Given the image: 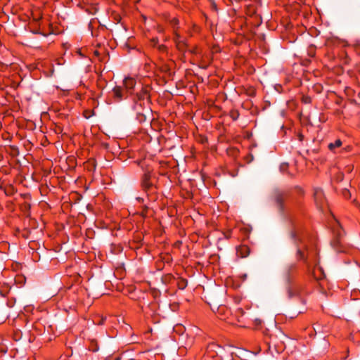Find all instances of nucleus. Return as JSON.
Returning a JSON list of instances; mask_svg holds the SVG:
<instances>
[{
    "label": "nucleus",
    "mask_w": 360,
    "mask_h": 360,
    "mask_svg": "<svg viewBox=\"0 0 360 360\" xmlns=\"http://www.w3.org/2000/svg\"><path fill=\"white\" fill-rule=\"evenodd\" d=\"M290 238L297 247L296 257L298 260L303 261L306 264H310V256L309 252L305 255L302 248L307 249L305 244H304L303 238L300 230L294 228L290 233Z\"/></svg>",
    "instance_id": "f257e3e1"
},
{
    "label": "nucleus",
    "mask_w": 360,
    "mask_h": 360,
    "mask_svg": "<svg viewBox=\"0 0 360 360\" xmlns=\"http://www.w3.org/2000/svg\"><path fill=\"white\" fill-rule=\"evenodd\" d=\"M297 270V265L291 264L288 266L283 272V276L288 283V297H292L300 294V287L293 282L294 274Z\"/></svg>",
    "instance_id": "f03ea898"
},
{
    "label": "nucleus",
    "mask_w": 360,
    "mask_h": 360,
    "mask_svg": "<svg viewBox=\"0 0 360 360\" xmlns=\"http://www.w3.org/2000/svg\"><path fill=\"white\" fill-rule=\"evenodd\" d=\"M148 98V91L144 89H141V90L139 92H137L133 97V109L134 110H138V107L142 108V106L145 103V100Z\"/></svg>",
    "instance_id": "7ed1b4c3"
},
{
    "label": "nucleus",
    "mask_w": 360,
    "mask_h": 360,
    "mask_svg": "<svg viewBox=\"0 0 360 360\" xmlns=\"http://www.w3.org/2000/svg\"><path fill=\"white\" fill-rule=\"evenodd\" d=\"M174 41L176 46L179 51L184 52L186 51V44L185 39L177 32L176 30L174 31Z\"/></svg>",
    "instance_id": "20e7f679"
},
{
    "label": "nucleus",
    "mask_w": 360,
    "mask_h": 360,
    "mask_svg": "<svg viewBox=\"0 0 360 360\" xmlns=\"http://www.w3.org/2000/svg\"><path fill=\"white\" fill-rule=\"evenodd\" d=\"M136 82L132 77H126L124 80V86L126 94L132 95L134 94V89L136 86Z\"/></svg>",
    "instance_id": "39448f33"
},
{
    "label": "nucleus",
    "mask_w": 360,
    "mask_h": 360,
    "mask_svg": "<svg viewBox=\"0 0 360 360\" xmlns=\"http://www.w3.org/2000/svg\"><path fill=\"white\" fill-rule=\"evenodd\" d=\"M112 93L114 102L118 103L120 102L124 98V94L126 91L121 86H116L112 89Z\"/></svg>",
    "instance_id": "423d86ee"
},
{
    "label": "nucleus",
    "mask_w": 360,
    "mask_h": 360,
    "mask_svg": "<svg viewBox=\"0 0 360 360\" xmlns=\"http://www.w3.org/2000/svg\"><path fill=\"white\" fill-rule=\"evenodd\" d=\"M314 197L316 206L319 208L322 207L324 203V195L322 189L319 188H315Z\"/></svg>",
    "instance_id": "0eeeda50"
},
{
    "label": "nucleus",
    "mask_w": 360,
    "mask_h": 360,
    "mask_svg": "<svg viewBox=\"0 0 360 360\" xmlns=\"http://www.w3.org/2000/svg\"><path fill=\"white\" fill-rule=\"evenodd\" d=\"M331 229L334 235H335V237L337 238V243H340V240L342 237L344 231L342 229L339 222L335 220Z\"/></svg>",
    "instance_id": "6e6552de"
},
{
    "label": "nucleus",
    "mask_w": 360,
    "mask_h": 360,
    "mask_svg": "<svg viewBox=\"0 0 360 360\" xmlns=\"http://www.w3.org/2000/svg\"><path fill=\"white\" fill-rule=\"evenodd\" d=\"M151 44L153 47L156 48L160 53H167V47L164 44H158V41L157 39H153L151 40Z\"/></svg>",
    "instance_id": "1a4fd4ad"
},
{
    "label": "nucleus",
    "mask_w": 360,
    "mask_h": 360,
    "mask_svg": "<svg viewBox=\"0 0 360 360\" xmlns=\"http://www.w3.org/2000/svg\"><path fill=\"white\" fill-rule=\"evenodd\" d=\"M237 254L241 257H246L250 254V248L247 245H240L237 249Z\"/></svg>",
    "instance_id": "9d476101"
},
{
    "label": "nucleus",
    "mask_w": 360,
    "mask_h": 360,
    "mask_svg": "<svg viewBox=\"0 0 360 360\" xmlns=\"http://www.w3.org/2000/svg\"><path fill=\"white\" fill-rule=\"evenodd\" d=\"M142 185L145 188H150L153 183L150 181V174L149 173H146L144 174L143 181H142Z\"/></svg>",
    "instance_id": "9b49d317"
},
{
    "label": "nucleus",
    "mask_w": 360,
    "mask_h": 360,
    "mask_svg": "<svg viewBox=\"0 0 360 360\" xmlns=\"http://www.w3.org/2000/svg\"><path fill=\"white\" fill-rule=\"evenodd\" d=\"M221 347L219 345H217L215 343H211L207 346V356H210V353L212 351L214 352L217 355H218V354H219L218 350H221Z\"/></svg>",
    "instance_id": "f8f14e48"
},
{
    "label": "nucleus",
    "mask_w": 360,
    "mask_h": 360,
    "mask_svg": "<svg viewBox=\"0 0 360 360\" xmlns=\"http://www.w3.org/2000/svg\"><path fill=\"white\" fill-rule=\"evenodd\" d=\"M144 109L140 107H138V110H135L136 112V118L140 122H143L146 120V116L143 112Z\"/></svg>",
    "instance_id": "ddd939ff"
},
{
    "label": "nucleus",
    "mask_w": 360,
    "mask_h": 360,
    "mask_svg": "<svg viewBox=\"0 0 360 360\" xmlns=\"http://www.w3.org/2000/svg\"><path fill=\"white\" fill-rule=\"evenodd\" d=\"M284 200V196L282 193H278L276 196V202L278 206V207L282 210L283 209V203Z\"/></svg>",
    "instance_id": "4468645a"
},
{
    "label": "nucleus",
    "mask_w": 360,
    "mask_h": 360,
    "mask_svg": "<svg viewBox=\"0 0 360 360\" xmlns=\"http://www.w3.org/2000/svg\"><path fill=\"white\" fill-rule=\"evenodd\" d=\"M342 146V141L340 139H337L334 143H330L328 145V148L330 150H333L336 148H339Z\"/></svg>",
    "instance_id": "2eb2a0df"
},
{
    "label": "nucleus",
    "mask_w": 360,
    "mask_h": 360,
    "mask_svg": "<svg viewBox=\"0 0 360 360\" xmlns=\"http://www.w3.org/2000/svg\"><path fill=\"white\" fill-rule=\"evenodd\" d=\"M230 116L233 120H236L239 117V113L237 110H233L230 112Z\"/></svg>",
    "instance_id": "dca6fc26"
},
{
    "label": "nucleus",
    "mask_w": 360,
    "mask_h": 360,
    "mask_svg": "<svg viewBox=\"0 0 360 360\" xmlns=\"http://www.w3.org/2000/svg\"><path fill=\"white\" fill-rule=\"evenodd\" d=\"M171 23L173 26H175L178 23H179V20L176 18H174L172 19V20L171 21Z\"/></svg>",
    "instance_id": "f3484780"
},
{
    "label": "nucleus",
    "mask_w": 360,
    "mask_h": 360,
    "mask_svg": "<svg viewBox=\"0 0 360 360\" xmlns=\"http://www.w3.org/2000/svg\"><path fill=\"white\" fill-rule=\"evenodd\" d=\"M304 102H305V103L309 102V98H306V99L304 100Z\"/></svg>",
    "instance_id": "a211bd4d"
},
{
    "label": "nucleus",
    "mask_w": 360,
    "mask_h": 360,
    "mask_svg": "<svg viewBox=\"0 0 360 360\" xmlns=\"http://www.w3.org/2000/svg\"><path fill=\"white\" fill-rule=\"evenodd\" d=\"M115 360H120V358H117Z\"/></svg>",
    "instance_id": "6ab92c4d"
}]
</instances>
